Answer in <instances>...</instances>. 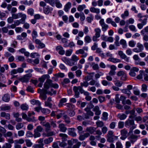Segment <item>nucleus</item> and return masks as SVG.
Listing matches in <instances>:
<instances>
[{
	"instance_id": "33",
	"label": "nucleus",
	"mask_w": 148,
	"mask_h": 148,
	"mask_svg": "<svg viewBox=\"0 0 148 148\" xmlns=\"http://www.w3.org/2000/svg\"><path fill=\"white\" fill-rule=\"evenodd\" d=\"M71 3L70 2H68L65 5L64 7V10L65 11L67 12L68 11L69 9L71 7Z\"/></svg>"
},
{
	"instance_id": "27",
	"label": "nucleus",
	"mask_w": 148,
	"mask_h": 148,
	"mask_svg": "<svg viewBox=\"0 0 148 148\" xmlns=\"http://www.w3.org/2000/svg\"><path fill=\"white\" fill-rule=\"evenodd\" d=\"M117 116L120 120H123L126 118L127 116L124 114H119Z\"/></svg>"
},
{
	"instance_id": "22",
	"label": "nucleus",
	"mask_w": 148,
	"mask_h": 148,
	"mask_svg": "<svg viewBox=\"0 0 148 148\" xmlns=\"http://www.w3.org/2000/svg\"><path fill=\"white\" fill-rule=\"evenodd\" d=\"M73 141L76 143L73 146L72 148H79L81 145V143L78 141L77 139H73Z\"/></svg>"
},
{
	"instance_id": "42",
	"label": "nucleus",
	"mask_w": 148,
	"mask_h": 148,
	"mask_svg": "<svg viewBox=\"0 0 148 148\" xmlns=\"http://www.w3.org/2000/svg\"><path fill=\"white\" fill-rule=\"evenodd\" d=\"M53 138L52 137H49L44 140V142L45 144H48L52 141Z\"/></svg>"
},
{
	"instance_id": "43",
	"label": "nucleus",
	"mask_w": 148,
	"mask_h": 148,
	"mask_svg": "<svg viewBox=\"0 0 148 148\" xmlns=\"http://www.w3.org/2000/svg\"><path fill=\"white\" fill-rule=\"evenodd\" d=\"M5 69L7 70L8 69V66L7 64H5L4 65V67H0V71L2 73L4 72L5 69Z\"/></svg>"
},
{
	"instance_id": "38",
	"label": "nucleus",
	"mask_w": 148,
	"mask_h": 148,
	"mask_svg": "<svg viewBox=\"0 0 148 148\" xmlns=\"http://www.w3.org/2000/svg\"><path fill=\"white\" fill-rule=\"evenodd\" d=\"M1 110L5 111L10 109V106H3L0 107Z\"/></svg>"
},
{
	"instance_id": "64",
	"label": "nucleus",
	"mask_w": 148,
	"mask_h": 148,
	"mask_svg": "<svg viewBox=\"0 0 148 148\" xmlns=\"http://www.w3.org/2000/svg\"><path fill=\"white\" fill-rule=\"evenodd\" d=\"M116 148H123L122 145L120 141H118L116 143Z\"/></svg>"
},
{
	"instance_id": "52",
	"label": "nucleus",
	"mask_w": 148,
	"mask_h": 148,
	"mask_svg": "<svg viewBox=\"0 0 148 148\" xmlns=\"http://www.w3.org/2000/svg\"><path fill=\"white\" fill-rule=\"evenodd\" d=\"M75 73L76 76L78 77H80L82 74V72L79 69L77 70Z\"/></svg>"
},
{
	"instance_id": "31",
	"label": "nucleus",
	"mask_w": 148,
	"mask_h": 148,
	"mask_svg": "<svg viewBox=\"0 0 148 148\" xmlns=\"http://www.w3.org/2000/svg\"><path fill=\"white\" fill-rule=\"evenodd\" d=\"M59 136L61 138V139L63 141L66 140L68 137L67 135L63 133L60 134H59Z\"/></svg>"
},
{
	"instance_id": "56",
	"label": "nucleus",
	"mask_w": 148,
	"mask_h": 148,
	"mask_svg": "<svg viewBox=\"0 0 148 148\" xmlns=\"http://www.w3.org/2000/svg\"><path fill=\"white\" fill-rule=\"evenodd\" d=\"M128 45L130 47H134L135 46L136 42L134 40H132L129 42Z\"/></svg>"
},
{
	"instance_id": "9",
	"label": "nucleus",
	"mask_w": 148,
	"mask_h": 148,
	"mask_svg": "<svg viewBox=\"0 0 148 148\" xmlns=\"http://www.w3.org/2000/svg\"><path fill=\"white\" fill-rule=\"evenodd\" d=\"M75 53L77 55L79 54H82V55L81 56V57L82 58H86L88 55L87 53L85 52L84 49H80L76 51L75 52Z\"/></svg>"
},
{
	"instance_id": "39",
	"label": "nucleus",
	"mask_w": 148,
	"mask_h": 148,
	"mask_svg": "<svg viewBox=\"0 0 148 148\" xmlns=\"http://www.w3.org/2000/svg\"><path fill=\"white\" fill-rule=\"evenodd\" d=\"M137 47L139 49V50L142 52L144 49V48L143 45L140 44V42H138L136 45Z\"/></svg>"
},
{
	"instance_id": "29",
	"label": "nucleus",
	"mask_w": 148,
	"mask_h": 148,
	"mask_svg": "<svg viewBox=\"0 0 148 148\" xmlns=\"http://www.w3.org/2000/svg\"><path fill=\"white\" fill-rule=\"evenodd\" d=\"M38 48L42 49L45 47V44L42 43L39 40H38Z\"/></svg>"
},
{
	"instance_id": "6",
	"label": "nucleus",
	"mask_w": 148,
	"mask_h": 148,
	"mask_svg": "<svg viewBox=\"0 0 148 148\" xmlns=\"http://www.w3.org/2000/svg\"><path fill=\"white\" fill-rule=\"evenodd\" d=\"M50 77V76L48 74H45L42 75L41 77L39 78V80L40 82V83L38 84V86L39 87H41L45 79L49 78Z\"/></svg>"
},
{
	"instance_id": "26",
	"label": "nucleus",
	"mask_w": 148,
	"mask_h": 148,
	"mask_svg": "<svg viewBox=\"0 0 148 148\" xmlns=\"http://www.w3.org/2000/svg\"><path fill=\"white\" fill-rule=\"evenodd\" d=\"M90 11L92 13H95L97 14L100 13V10L98 8H95L94 7H91L90 9Z\"/></svg>"
},
{
	"instance_id": "60",
	"label": "nucleus",
	"mask_w": 148,
	"mask_h": 148,
	"mask_svg": "<svg viewBox=\"0 0 148 148\" xmlns=\"http://www.w3.org/2000/svg\"><path fill=\"white\" fill-rule=\"evenodd\" d=\"M145 32L148 33V26L145 27L141 31L140 33L142 35L145 34Z\"/></svg>"
},
{
	"instance_id": "12",
	"label": "nucleus",
	"mask_w": 148,
	"mask_h": 148,
	"mask_svg": "<svg viewBox=\"0 0 148 148\" xmlns=\"http://www.w3.org/2000/svg\"><path fill=\"white\" fill-rule=\"evenodd\" d=\"M75 129L74 128H70L68 129V134L73 137L76 136L77 135L76 133L75 132Z\"/></svg>"
},
{
	"instance_id": "47",
	"label": "nucleus",
	"mask_w": 148,
	"mask_h": 148,
	"mask_svg": "<svg viewBox=\"0 0 148 148\" xmlns=\"http://www.w3.org/2000/svg\"><path fill=\"white\" fill-rule=\"evenodd\" d=\"M122 92L124 93L127 94L129 96L131 94V92L129 90L127 89H124L122 90Z\"/></svg>"
},
{
	"instance_id": "14",
	"label": "nucleus",
	"mask_w": 148,
	"mask_h": 148,
	"mask_svg": "<svg viewBox=\"0 0 148 148\" xmlns=\"http://www.w3.org/2000/svg\"><path fill=\"white\" fill-rule=\"evenodd\" d=\"M117 75L118 76H122L121 79L124 80L126 77V73L123 71H120L118 72Z\"/></svg>"
},
{
	"instance_id": "3",
	"label": "nucleus",
	"mask_w": 148,
	"mask_h": 148,
	"mask_svg": "<svg viewBox=\"0 0 148 148\" xmlns=\"http://www.w3.org/2000/svg\"><path fill=\"white\" fill-rule=\"evenodd\" d=\"M107 141L110 143H112L114 141V138L117 139L118 136L113 135V132L112 131H109L107 134Z\"/></svg>"
},
{
	"instance_id": "7",
	"label": "nucleus",
	"mask_w": 148,
	"mask_h": 148,
	"mask_svg": "<svg viewBox=\"0 0 148 148\" xmlns=\"http://www.w3.org/2000/svg\"><path fill=\"white\" fill-rule=\"evenodd\" d=\"M52 83V81L51 80L49 79V78L47 79L44 84V88L45 89L47 90L50 87H51Z\"/></svg>"
},
{
	"instance_id": "11",
	"label": "nucleus",
	"mask_w": 148,
	"mask_h": 148,
	"mask_svg": "<svg viewBox=\"0 0 148 148\" xmlns=\"http://www.w3.org/2000/svg\"><path fill=\"white\" fill-rule=\"evenodd\" d=\"M138 136L132 134L128 138V139L130 141L131 143L133 144L137 140Z\"/></svg>"
},
{
	"instance_id": "40",
	"label": "nucleus",
	"mask_w": 148,
	"mask_h": 148,
	"mask_svg": "<svg viewBox=\"0 0 148 148\" xmlns=\"http://www.w3.org/2000/svg\"><path fill=\"white\" fill-rule=\"evenodd\" d=\"M59 145L61 147H64V148H67V144L64 142L63 141L62 142H59Z\"/></svg>"
},
{
	"instance_id": "46",
	"label": "nucleus",
	"mask_w": 148,
	"mask_h": 148,
	"mask_svg": "<svg viewBox=\"0 0 148 148\" xmlns=\"http://www.w3.org/2000/svg\"><path fill=\"white\" fill-rule=\"evenodd\" d=\"M73 140H68L67 141V143L68 145H67V148H72L73 145Z\"/></svg>"
},
{
	"instance_id": "4",
	"label": "nucleus",
	"mask_w": 148,
	"mask_h": 148,
	"mask_svg": "<svg viewBox=\"0 0 148 148\" xmlns=\"http://www.w3.org/2000/svg\"><path fill=\"white\" fill-rule=\"evenodd\" d=\"M73 90L75 93L74 96L76 98H78L79 97V92L81 93V92H83V88H82L81 86H73Z\"/></svg>"
},
{
	"instance_id": "55",
	"label": "nucleus",
	"mask_w": 148,
	"mask_h": 148,
	"mask_svg": "<svg viewBox=\"0 0 148 148\" xmlns=\"http://www.w3.org/2000/svg\"><path fill=\"white\" fill-rule=\"evenodd\" d=\"M23 127V125L21 123H18L16 126V128L17 130H18Z\"/></svg>"
},
{
	"instance_id": "20",
	"label": "nucleus",
	"mask_w": 148,
	"mask_h": 148,
	"mask_svg": "<svg viewBox=\"0 0 148 148\" xmlns=\"http://www.w3.org/2000/svg\"><path fill=\"white\" fill-rule=\"evenodd\" d=\"M2 100L5 102H8L10 100V96L8 94H5L2 97Z\"/></svg>"
},
{
	"instance_id": "49",
	"label": "nucleus",
	"mask_w": 148,
	"mask_h": 148,
	"mask_svg": "<svg viewBox=\"0 0 148 148\" xmlns=\"http://www.w3.org/2000/svg\"><path fill=\"white\" fill-rule=\"evenodd\" d=\"M16 144H22L24 143V140L23 139H20L18 140H14Z\"/></svg>"
},
{
	"instance_id": "21",
	"label": "nucleus",
	"mask_w": 148,
	"mask_h": 148,
	"mask_svg": "<svg viewBox=\"0 0 148 148\" xmlns=\"http://www.w3.org/2000/svg\"><path fill=\"white\" fill-rule=\"evenodd\" d=\"M96 130V128L94 127H87L86 129V131L88 132L91 134H92Z\"/></svg>"
},
{
	"instance_id": "45",
	"label": "nucleus",
	"mask_w": 148,
	"mask_h": 148,
	"mask_svg": "<svg viewBox=\"0 0 148 148\" xmlns=\"http://www.w3.org/2000/svg\"><path fill=\"white\" fill-rule=\"evenodd\" d=\"M127 131L125 129H124L121 131V134L122 136H127Z\"/></svg>"
},
{
	"instance_id": "44",
	"label": "nucleus",
	"mask_w": 148,
	"mask_h": 148,
	"mask_svg": "<svg viewBox=\"0 0 148 148\" xmlns=\"http://www.w3.org/2000/svg\"><path fill=\"white\" fill-rule=\"evenodd\" d=\"M70 82V80L68 78H65L63 81L62 82L61 84L63 86H65V84H68Z\"/></svg>"
},
{
	"instance_id": "34",
	"label": "nucleus",
	"mask_w": 148,
	"mask_h": 148,
	"mask_svg": "<svg viewBox=\"0 0 148 148\" xmlns=\"http://www.w3.org/2000/svg\"><path fill=\"white\" fill-rule=\"evenodd\" d=\"M95 36L97 37H99L100 36V33L101 32V30L99 28H96L95 29Z\"/></svg>"
},
{
	"instance_id": "35",
	"label": "nucleus",
	"mask_w": 148,
	"mask_h": 148,
	"mask_svg": "<svg viewBox=\"0 0 148 148\" xmlns=\"http://www.w3.org/2000/svg\"><path fill=\"white\" fill-rule=\"evenodd\" d=\"M120 43L122 45V47L123 48H125L127 47V45L126 41L124 39H121L120 42Z\"/></svg>"
},
{
	"instance_id": "57",
	"label": "nucleus",
	"mask_w": 148,
	"mask_h": 148,
	"mask_svg": "<svg viewBox=\"0 0 148 148\" xmlns=\"http://www.w3.org/2000/svg\"><path fill=\"white\" fill-rule=\"evenodd\" d=\"M124 123L123 122L120 121L118 123V128L119 129H122L124 126Z\"/></svg>"
},
{
	"instance_id": "62",
	"label": "nucleus",
	"mask_w": 148,
	"mask_h": 148,
	"mask_svg": "<svg viewBox=\"0 0 148 148\" xmlns=\"http://www.w3.org/2000/svg\"><path fill=\"white\" fill-rule=\"evenodd\" d=\"M73 50L72 49H70L69 50H67L66 51V55L67 56H70L72 53Z\"/></svg>"
},
{
	"instance_id": "1",
	"label": "nucleus",
	"mask_w": 148,
	"mask_h": 148,
	"mask_svg": "<svg viewBox=\"0 0 148 148\" xmlns=\"http://www.w3.org/2000/svg\"><path fill=\"white\" fill-rule=\"evenodd\" d=\"M61 59L65 64L72 66L74 65L75 62L79 60V58L75 55H73L71 56V60L65 57L62 58Z\"/></svg>"
},
{
	"instance_id": "23",
	"label": "nucleus",
	"mask_w": 148,
	"mask_h": 148,
	"mask_svg": "<svg viewBox=\"0 0 148 148\" xmlns=\"http://www.w3.org/2000/svg\"><path fill=\"white\" fill-rule=\"evenodd\" d=\"M63 119L66 123L69 124L70 123L71 121L69 117L67 115L64 114V113H63Z\"/></svg>"
},
{
	"instance_id": "48",
	"label": "nucleus",
	"mask_w": 148,
	"mask_h": 148,
	"mask_svg": "<svg viewBox=\"0 0 148 148\" xmlns=\"http://www.w3.org/2000/svg\"><path fill=\"white\" fill-rule=\"evenodd\" d=\"M54 76L57 78H63L64 77V73H58L55 74L54 75Z\"/></svg>"
},
{
	"instance_id": "5",
	"label": "nucleus",
	"mask_w": 148,
	"mask_h": 148,
	"mask_svg": "<svg viewBox=\"0 0 148 148\" xmlns=\"http://www.w3.org/2000/svg\"><path fill=\"white\" fill-rule=\"evenodd\" d=\"M41 103L38 101V112L41 111L44 114H47L50 112V110L47 108H42L40 107Z\"/></svg>"
},
{
	"instance_id": "2",
	"label": "nucleus",
	"mask_w": 148,
	"mask_h": 148,
	"mask_svg": "<svg viewBox=\"0 0 148 148\" xmlns=\"http://www.w3.org/2000/svg\"><path fill=\"white\" fill-rule=\"evenodd\" d=\"M33 71V70L32 69H29L25 71V73L27 74L20 77L19 80L22 82H28L29 81L30 78L32 76L31 73Z\"/></svg>"
},
{
	"instance_id": "24",
	"label": "nucleus",
	"mask_w": 148,
	"mask_h": 148,
	"mask_svg": "<svg viewBox=\"0 0 148 148\" xmlns=\"http://www.w3.org/2000/svg\"><path fill=\"white\" fill-rule=\"evenodd\" d=\"M93 111L95 112V114L96 115H99L101 114V111L98 106H96L93 108Z\"/></svg>"
},
{
	"instance_id": "25",
	"label": "nucleus",
	"mask_w": 148,
	"mask_h": 148,
	"mask_svg": "<svg viewBox=\"0 0 148 148\" xmlns=\"http://www.w3.org/2000/svg\"><path fill=\"white\" fill-rule=\"evenodd\" d=\"M108 60L112 62L113 63H118L120 62H121V60H120L113 58H109Z\"/></svg>"
},
{
	"instance_id": "37",
	"label": "nucleus",
	"mask_w": 148,
	"mask_h": 148,
	"mask_svg": "<svg viewBox=\"0 0 148 148\" xmlns=\"http://www.w3.org/2000/svg\"><path fill=\"white\" fill-rule=\"evenodd\" d=\"M129 15V12L128 10H126L124 12V13L121 14V16L123 19H125L126 17L128 16Z\"/></svg>"
},
{
	"instance_id": "17",
	"label": "nucleus",
	"mask_w": 148,
	"mask_h": 148,
	"mask_svg": "<svg viewBox=\"0 0 148 148\" xmlns=\"http://www.w3.org/2000/svg\"><path fill=\"white\" fill-rule=\"evenodd\" d=\"M32 36L33 40L34 41L36 44L37 43L36 37L37 36V33L36 30L34 29L32 33Z\"/></svg>"
},
{
	"instance_id": "54",
	"label": "nucleus",
	"mask_w": 148,
	"mask_h": 148,
	"mask_svg": "<svg viewBox=\"0 0 148 148\" xmlns=\"http://www.w3.org/2000/svg\"><path fill=\"white\" fill-rule=\"evenodd\" d=\"M86 8V6L85 5H79L77 8V10L80 12L82 11L83 9Z\"/></svg>"
},
{
	"instance_id": "59",
	"label": "nucleus",
	"mask_w": 148,
	"mask_h": 148,
	"mask_svg": "<svg viewBox=\"0 0 148 148\" xmlns=\"http://www.w3.org/2000/svg\"><path fill=\"white\" fill-rule=\"evenodd\" d=\"M92 68L94 70H97L99 68L98 65L97 64H96L94 62H92Z\"/></svg>"
},
{
	"instance_id": "50",
	"label": "nucleus",
	"mask_w": 148,
	"mask_h": 148,
	"mask_svg": "<svg viewBox=\"0 0 148 148\" xmlns=\"http://www.w3.org/2000/svg\"><path fill=\"white\" fill-rule=\"evenodd\" d=\"M21 108L23 110H27L28 108V106L26 104H23L21 105Z\"/></svg>"
},
{
	"instance_id": "28",
	"label": "nucleus",
	"mask_w": 148,
	"mask_h": 148,
	"mask_svg": "<svg viewBox=\"0 0 148 148\" xmlns=\"http://www.w3.org/2000/svg\"><path fill=\"white\" fill-rule=\"evenodd\" d=\"M55 4L57 8H60L62 6V4L58 0H54L53 6Z\"/></svg>"
},
{
	"instance_id": "36",
	"label": "nucleus",
	"mask_w": 148,
	"mask_h": 148,
	"mask_svg": "<svg viewBox=\"0 0 148 148\" xmlns=\"http://www.w3.org/2000/svg\"><path fill=\"white\" fill-rule=\"evenodd\" d=\"M21 4H23L26 5H30L32 3V2L30 0L28 1L26 0L24 1H21Z\"/></svg>"
},
{
	"instance_id": "63",
	"label": "nucleus",
	"mask_w": 148,
	"mask_h": 148,
	"mask_svg": "<svg viewBox=\"0 0 148 148\" xmlns=\"http://www.w3.org/2000/svg\"><path fill=\"white\" fill-rule=\"evenodd\" d=\"M12 145L8 143H6L4 145H3L2 148H11Z\"/></svg>"
},
{
	"instance_id": "51",
	"label": "nucleus",
	"mask_w": 148,
	"mask_h": 148,
	"mask_svg": "<svg viewBox=\"0 0 148 148\" xmlns=\"http://www.w3.org/2000/svg\"><path fill=\"white\" fill-rule=\"evenodd\" d=\"M133 58L135 60V63L136 64V62H138L139 60H140L138 55L136 54L134 55L133 56Z\"/></svg>"
},
{
	"instance_id": "15",
	"label": "nucleus",
	"mask_w": 148,
	"mask_h": 148,
	"mask_svg": "<svg viewBox=\"0 0 148 148\" xmlns=\"http://www.w3.org/2000/svg\"><path fill=\"white\" fill-rule=\"evenodd\" d=\"M59 128L60 131L63 132H65L67 130V128L63 123L60 124L59 125Z\"/></svg>"
},
{
	"instance_id": "16",
	"label": "nucleus",
	"mask_w": 148,
	"mask_h": 148,
	"mask_svg": "<svg viewBox=\"0 0 148 148\" xmlns=\"http://www.w3.org/2000/svg\"><path fill=\"white\" fill-rule=\"evenodd\" d=\"M89 84L91 86H93L95 85V86L98 87L100 86V84L99 82H98L96 81L95 80L92 79L90 81L89 83Z\"/></svg>"
},
{
	"instance_id": "58",
	"label": "nucleus",
	"mask_w": 148,
	"mask_h": 148,
	"mask_svg": "<svg viewBox=\"0 0 148 148\" xmlns=\"http://www.w3.org/2000/svg\"><path fill=\"white\" fill-rule=\"evenodd\" d=\"M34 10L32 8H29L27 10V13L28 14L31 16H33L34 14Z\"/></svg>"
},
{
	"instance_id": "41",
	"label": "nucleus",
	"mask_w": 148,
	"mask_h": 148,
	"mask_svg": "<svg viewBox=\"0 0 148 148\" xmlns=\"http://www.w3.org/2000/svg\"><path fill=\"white\" fill-rule=\"evenodd\" d=\"M80 86H81L82 88L83 86L86 87H87L89 85V83L87 81H84L83 82H82L80 83Z\"/></svg>"
},
{
	"instance_id": "32",
	"label": "nucleus",
	"mask_w": 148,
	"mask_h": 148,
	"mask_svg": "<svg viewBox=\"0 0 148 148\" xmlns=\"http://www.w3.org/2000/svg\"><path fill=\"white\" fill-rule=\"evenodd\" d=\"M67 101L66 98H62L60 100V102L58 104V106L59 107H62L63 105V103L66 102Z\"/></svg>"
},
{
	"instance_id": "61",
	"label": "nucleus",
	"mask_w": 148,
	"mask_h": 148,
	"mask_svg": "<svg viewBox=\"0 0 148 148\" xmlns=\"http://www.w3.org/2000/svg\"><path fill=\"white\" fill-rule=\"evenodd\" d=\"M130 29L132 32H136L137 30L135 27L133 25H131L129 26Z\"/></svg>"
},
{
	"instance_id": "18",
	"label": "nucleus",
	"mask_w": 148,
	"mask_h": 148,
	"mask_svg": "<svg viewBox=\"0 0 148 148\" xmlns=\"http://www.w3.org/2000/svg\"><path fill=\"white\" fill-rule=\"evenodd\" d=\"M53 9V8H52L47 6L44 8V12L46 14H48Z\"/></svg>"
},
{
	"instance_id": "13",
	"label": "nucleus",
	"mask_w": 148,
	"mask_h": 148,
	"mask_svg": "<svg viewBox=\"0 0 148 148\" xmlns=\"http://www.w3.org/2000/svg\"><path fill=\"white\" fill-rule=\"evenodd\" d=\"M125 124L126 127H131L134 125V121L132 119H128L125 122Z\"/></svg>"
},
{
	"instance_id": "30",
	"label": "nucleus",
	"mask_w": 148,
	"mask_h": 148,
	"mask_svg": "<svg viewBox=\"0 0 148 148\" xmlns=\"http://www.w3.org/2000/svg\"><path fill=\"white\" fill-rule=\"evenodd\" d=\"M21 18V20L22 21H24L27 18V16L25 14H23L21 12H19V18Z\"/></svg>"
},
{
	"instance_id": "10",
	"label": "nucleus",
	"mask_w": 148,
	"mask_h": 148,
	"mask_svg": "<svg viewBox=\"0 0 148 148\" xmlns=\"http://www.w3.org/2000/svg\"><path fill=\"white\" fill-rule=\"evenodd\" d=\"M99 23L102 27V29L104 32L106 31L108 29V25L105 24L103 19H101L99 21Z\"/></svg>"
},
{
	"instance_id": "8",
	"label": "nucleus",
	"mask_w": 148,
	"mask_h": 148,
	"mask_svg": "<svg viewBox=\"0 0 148 148\" xmlns=\"http://www.w3.org/2000/svg\"><path fill=\"white\" fill-rule=\"evenodd\" d=\"M118 55L122 59H124L126 62H129V58L123 53V51H118Z\"/></svg>"
},
{
	"instance_id": "19",
	"label": "nucleus",
	"mask_w": 148,
	"mask_h": 148,
	"mask_svg": "<svg viewBox=\"0 0 148 148\" xmlns=\"http://www.w3.org/2000/svg\"><path fill=\"white\" fill-rule=\"evenodd\" d=\"M96 53H99V56H101L102 58H104L105 57V55L103 53V51L101 49L99 48H97L96 50Z\"/></svg>"
},
{
	"instance_id": "53",
	"label": "nucleus",
	"mask_w": 148,
	"mask_h": 148,
	"mask_svg": "<svg viewBox=\"0 0 148 148\" xmlns=\"http://www.w3.org/2000/svg\"><path fill=\"white\" fill-rule=\"evenodd\" d=\"M12 135V133L8 131L6 132V133H5L3 134V136L5 138L7 137H10Z\"/></svg>"
}]
</instances>
